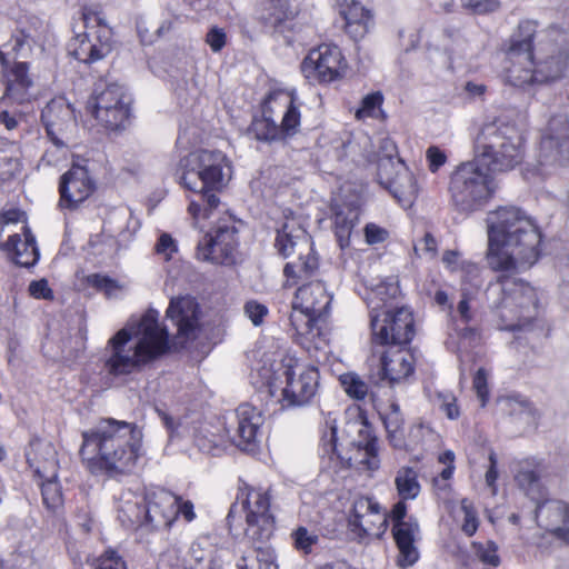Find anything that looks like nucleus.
<instances>
[{
	"instance_id": "f257e3e1",
	"label": "nucleus",
	"mask_w": 569,
	"mask_h": 569,
	"mask_svg": "<svg viewBox=\"0 0 569 569\" xmlns=\"http://www.w3.org/2000/svg\"><path fill=\"white\" fill-rule=\"evenodd\" d=\"M82 439L80 455L91 472L128 475L143 456V432L133 422L103 418Z\"/></svg>"
},
{
	"instance_id": "f03ea898",
	"label": "nucleus",
	"mask_w": 569,
	"mask_h": 569,
	"mask_svg": "<svg viewBox=\"0 0 569 569\" xmlns=\"http://www.w3.org/2000/svg\"><path fill=\"white\" fill-rule=\"evenodd\" d=\"M168 331L158 321L156 311H148L137 329L128 327L111 337L106 347L104 369L111 376L142 370L168 350Z\"/></svg>"
},
{
	"instance_id": "7ed1b4c3",
	"label": "nucleus",
	"mask_w": 569,
	"mask_h": 569,
	"mask_svg": "<svg viewBox=\"0 0 569 569\" xmlns=\"http://www.w3.org/2000/svg\"><path fill=\"white\" fill-rule=\"evenodd\" d=\"M181 184L193 192L188 211L192 218H209L219 204L217 192L231 179V163L227 156L217 150H197L181 160Z\"/></svg>"
},
{
	"instance_id": "20e7f679",
	"label": "nucleus",
	"mask_w": 569,
	"mask_h": 569,
	"mask_svg": "<svg viewBox=\"0 0 569 569\" xmlns=\"http://www.w3.org/2000/svg\"><path fill=\"white\" fill-rule=\"evenodd\" d=\"M525 140L519 130L508 123H487L475 139V157L491 172L515 169L525 158Z\"/></svg>"
},
{
	"instance_id": "39448f33",
	"label": "nucleus",
	"mask_w": 569,
	"mask_h": 569,
	"mask_svg": "<svg viewBox=\"0 0 569 569\" xmlns=\"http://www.w3.org/2000/svg\"><path fill=\"white\" fill-rule=\"evenodd\" d=\"M36 44L31 33L19 30L9 43L0 47L1 82L4 87L2 99L11 103L24 104L34 98V82L29 73V64L18 59L28 58Z\"/></svg>"
},
{
	"instance_id": "423d86ee",
	"label": "nucleus",
	"mask_w": 569,
	"mask_h": 569,
	"mask_svg": "<svg viewBox=\"0 0 569 569\" xmlns=\"http://www.w3.org/2000/svg\"><path fill=\"white\" fill-rule=\"evenodd\" d=\"M498 290L503 295L497 306L505 330H520L537 317L538 298L535 289L520 279L502 274L498 279Z\"/></svg>"
},
{
	"instance_id": "0eeeda50",
	"label": "nucleus",
	"mask_w": 569,
	"mask_h": 569,
	"mask_svg": "<svg viewBox=\"0 0 569 569\" xmlns=\"http://www.w3.org/2000/svg\"><path fill=\"white\" fill-rule=\"evenodd\" d=\"M532 52L537 83L556 81L566 74L569 68V39L565 31L556 27L536 31Z\"/></svg>"
},
{
	"instance_id": "6e6552de",
	"label": "nucleus",
	"mask_w": 569,
	"mask_h": 569,
	"mask_svg": "<svg viewBox=\"0 0 569 569\" xmlns=\"http://www.w3.org/2000/svg\"><path fill=\"white\" fill-rule=\"evenodd\" d=\"M274 246L283 258L297 256L284 266L288 278H308L318 269L311 239L295 218H287L278 229Z\"/></svg>"
},
{
	"instance_id": "1a4fd4ad",
	"label": "nucleus",
	"mask_w": 569,
	"mask_h": 569,
	"mask_svg": "<svg viewBox=\"0 0 569 569\" xmlns=\"http://www.w3.org/2000/svg\"><path fill=\"white\" fill-rule=\"evenodd\" d=\"M516 237L497 244L496 250H488L487 260L491 269L513 272L532 267L540 254L541 233L538 227L521 230Z\"/></svg>"
},
{
	"instance_id": "9d476101",
	"label": "nucleus",
	"mask_w": 569,
	"mask_h": 569,
	"mask_svg": "<svg viewBox=\"0 0 569 569\" xmlns=\"http://www.w3.org/2000/svg\"><path fill=\"white\" fill-rule=\"evenodd\" d=\"M536 23L530 20L521 21L517 31L511 36L506 50L505 80L522 88L537 83L533 60V37Z\"/></svg>"
},
{
	"instance_id": "9b49d317",
	"label": "nucleus",
	"mask_w": 569,
	"mask_h": 569,
	"mask_svg": "<svg viewBox=\"0 0 569 569\" xmlns=\"http://www.w3.org/2000/svg\"><path fill=\"white\" fill-rule=\"evenodd\" d=\"M480 166L475 158L473 161L459 166L451 176L449 190L455 206L460 211L478 209L493 192L492 180Z\"/></svg>"
},
{
	"instance_id": "f8f14e48",
	"label": "nucleus",
	"mask_w": 569,
	"mask_h": 569,
	"mask_svg": "<svg viewBox=\"0 0 569 569\" xmlns=\"http://www.w3.org/2000/svg\"><path fill=\"white\" fill-rule=\"evenodd\" d=\"M293 359L283 362L282 376L286 380L284 387H279L276 378L268 381V392L271 397L277 396L280 390L278 400L283 408L302 407L308 405L316 396L319 387V371L312 366L293 365Z\"/></svg>"
},
{
	"instance_id": "ddd939ff",
	"label": "nucleus",
	"mask_w": 569,
	"mask_h": 569,
	"mask_svg": "<svg viewBox=\"0 0 569 569\" xmlns=\"http://www.w3.org/2000/svg\"><path fill=\"white\" fill-rule=\"evenodd\" d=\"M569 160V117L557 114L550 118L546 132L540 141L537 164L527 168L529 174L545 177L550 169Z\"/></svg>"
},
{
	"instance_id": "4468645a",
	"label": "nucleus",
	"mask_w": 569,
	"mask_h": 569,
	"mask_svg": "<svg viewBox=\"0 0 569 569\" xmlns=\"http://www.w3.org/2000/svg\"><path fill=\"white\" fill-rule=\"evenodd\" d=\"M131 97L118 83H109L102 90L96 89L88 101L89 112L107 129L124 128L130 117Z\"/></svg>"
},
{
	"instance_id": "2eb2a0df",
	"label": "nucleus",
	"mask_w": 569,
	"mask_h": 569,
	"mask_svg": "<svg viewBox=\"0 0 569 569\" xmlns=\"http://www.w3.org/2000/svg\"><path fill=\"white\" fill-rule=\"evenodd\" d=\"M82 19L86 33L78 48L73 50V54L79 61L92 63L111 52L113 32L111 27L108 26L106 17L99 10L86 8Z\"/></svg>"
},
{
	"instance_id": "dca6fc26",
	"label": "nucleus",
	"mask_w": 569,
	"mask_h": 569,
	"mask_svg": "<svg viewBox=\"0 0 569 569\" xmlns=\"http://www.w3.org/2000/svg\"><path fill=\"white\" fill-rule=\"evenodd\" d=\"M371 312L372 341L375 343L401 346L409 343L415 336V319L408 308H398L395 311Z\"/></svg>"
},
{
	"instance_id": "f3484780",
	"label": "nucleus",
	"mask_w": 569,
	"mask_h": 569,
	"mask_svg": "<svg viewBox=\"0 0 569 569\" xmlns=\"http://www.w3.org/2000/svg\"><path fill=\"white\" fill-rule=\"evenodd\" d=\"M244 496L246 536L256 542L270 539L274 528V518L270 512V498L266 491L244 485L240 488Z\"/></svg>"
},
{
	"instance_id": "a211bd4d",
	"label": "nucleus",
	"mask_w": 569,
	"mask_h": 569,
	"mask_svg": "<svg viewBox=\"0 0 569 569\" xmlns=\"http://www.w3.org/2000/svg\"><path fill=\"white\" fill-rule=\"evenodd\" d=\"M346 67L341 50L335 44L322 43L310 50L301 63V71L310 81L327 83L340 78Z\"/></svg>"
},
{
	"instance_id": "6ab92c4d",
	"label": "nucleus",
	"mask_w": 569,
	"mask_h": 569,
	"mask_svg": "<svg viewBox=\"0 0 569 569\" xmlns=\"http://www.w3.org/2000/svg\"><path fill=\"white\" fill-rule=\"evenodd\" d=\"M488 250H496L497 244L522 233L520 229L537 227L532 219L528 217L521 209L507 206L500 207L496 211L488 214Z\"/></svg>"
},
{
	"instance_id": "aec40b11",
	"label": "nucleus",
	"mask_w": 569,
	"mask_h": 569,
	"mask_svg": "<svg viewBox=\"0 0 569 569\" xmlns=\"http://www.w3.org/2000/svg\"><path fill=\"white\" fill-rule=\"evenodd\" d=\"M237 229L232 224L218 226L214 234H206L197 246V258L217 264H232L237 252Z\"/></svg>"
},
{
	"instance_id": "412c9836",
	"label": "nucleus",
	"mask_w": 569,
	"mask_h": 569,
	"mask_svg": "<svg viewBox=\"0 0 569 569\" xmlns=\"http://www.w3.org/2000/svg\"><path fill=\"white\" fill-rule=\"evenodd\" d=\"M345 432L348 436L358 433V439L350 440L355 452L346 458L348 463L366 470H377L380 460L377 438L372 436L370 426L361 417H356L347 421Z\"/></svg>"
},
{
	"instance_id": "4be33fe9",
	"label": "nucleus",
	"mask_w": 569,
	"mask_h": 569,
	"mask_svg": "<svg viewBox=\"0 0 569 569\" xmlns=\"http://www.w3.org/2000/svg\"><path fill=\"white\" fill-rule=\"evenodd\" d=\"M41 120L51 141L59 148L67 147L77 127L74 112L62 97L53 98L41 112Z\"/></svg>"
},
{
	"instance_id": "5701e85b",
	"label": "nucleus",
	"mask_w": 569,
	"mask_h": 569,
	"mask_svg": "<svg viewBox=\"0 0 569 569\" xmlns=\"http://www.w3.org/2000/svg\"><path fill=\"white\" fill-rule=\"evenodd\" d=\"M96 184L84 166L72 164L60 179L59 206L67 209H76L87 200L94 191Z\"/></svg>"
},
{
	"instance_id": "b1692460",
	"label": "nucleus",
	"mask_w": 569,
	"mask_h": 569,
	"mask_svg": "<svg viewBox=\"0 0 569 569\" xmlns=\"http://www.w3.org/2000/svg\"><path fill=\"white\" fill-rule=\"evenodd\" d=\"M349 523L361 538H380L387 529L388 519L378 502L371 498L361 497L353 503Z\"/></svg>"
},
{
	"instance_id": "393cba45",
	"label": "nucleus",
	"mask_w": 569,
	"mask_h": 569,
	"mask_svg": "<svg viewBox=\"0 0 569 569\" xmlns=\"http://www.w3.org/2000/svg\"><path fill=\"white\" fill-rule=\"evenodd\" d=\"M199 316V305L189 296L172 299L167 309V317L177 326V338L180 342L196 338Z\"/></svg>"
},
{
	"instance_id": "a878e982",
	"label": "nucleus",
	"mask_w": 569,
	"mask_h": 569,
	"mask_svg": "<svg viewBox=\"0 0 569 569\" xmlns=\"http://www.w3.org/2000/svg\"><path fill=\"white\" fill-rule=\"evenodd\" d=\"M538 525L556 538L569 543V505L560 500H545L536 507Z\"/></svg>"
},
{
	"instance_id": "bb28decb",
	"label": "nucleus",
	"mask_w": 569,
	"mask_h": 569,
	"mask_svg": "<svg viewBox=\"0 0 569 569\" xmlns=\"http://www.w3.org/2000/svg\"><path fill=\"white\" fill-rule=\"evenodd\" d=\"M238 426L232 436L233 443L243 451H254L257 436L262 425V415L250 403H242L236 410Z\"/></svg>"
},
{
	"instance_id": "cd10ccee",
	"label": "nucleus",
	"mask_w": 569,
	"mask_h": 569,
	"mask_svg": "<svg viewBox=\"0 0 569 569\" xmlns=\"http://www.w3.org/2000/svg\"><path fill=\"white\" fill-rule=\"evenodd\" d=\"M178 496L159 490L148 497L147 526L152 529L169 528L178 516Z\"/></svg>"
},
{
	"instance_id": "c85d7f7f",
	"label": "nucleus",
	"mask_w": 569,
	"mask_h": 569,
	"mask_svg": "<svg viewBox=\"0 0 569 569\" xmlns=\"http://www.w3.org/2000/svg\"><path fill=\"white\" fill-rule=\"evenodd\" d=\"M381 380L390 386L400 383L415 372V358L406 349H390L379 358Z\"/></svg>"
},
{
	"instance_id": "c756f323",
	"label": "nucleus",
	"mask_w": 569,
	"mask_h": 569,
	"mask_svg": "<svg viewBox=\"0 0 569 569\" xmlns=\"http://www.w3.org/2000/svg\"><path fill=\"white\" fill-rule=\"evenodd\" d=\"M20 229L21 233L11 234L8 241L1 244V249L10 254L16 264L29 268L37 263L39 251L30 228L23 224Z\"/></svg>"
},
{
	"instance_id": "7c9ffc66",
	"label": "nucleus",
	"mask_w": 569,
	"mask_h": 569,
	"mask_svg": "<svg viewBox=\"0 0 569 569\" xmlns=\"http://www.w3.org/2000/svg\"><path fill=\"white\" fill-rule=\"evenodd\" d=\"M330 303L331 296L325 284L321 281H311L297 290L292 306L320 319L327 313Z\"/></svg>"
},
{
	"instance_id": "2f4dec72",
	"label": "nucleus",
	"mask_w": 569,
	"mask_h": 569,
	"mask_svg": "<svg viewBox=\"0 0 569 569\" xmlns=\"http://www.w3.org/2000/svg\"><path fill=\"white\" fill-rule=\"evenodd\" d=\"M419 533L418 521L409 517L407 522L392 525V536L399 549L398 565L400 567L412 566L419 558V552L415 546Z\"/></svg>"
},
{
	"instance_id": "473e14b6",
	"label": "nucleus",
	"mask_w": 569,
	"mask_h": 569,
	"mask_svg": "<svg viewBox=\"0 0 569 569\" xmlns=\"http://www.w3.org/2000/svg\"><path fill=\"white\" fill-rule=\"evenodd\" d=\"M293 17L287 0H262L256 10V21L261 32L281 31L282 26Z\"/></svg>"
},
{
	"instance_id": "72a5a7b5",
	"label": "nucleus",
	"mask_w": 569,
	"mask_h": 569,
	"mask_svg": "<svg viewBox=\"0 0 569 569\" xmlns=\"http://www.w3.org/2000/svg\"><path fill=\"white\" fill-rule=\"evenodd\" d=\"M399 170L395 177H389L388 171L383 170L381 183L390 191L393 198L403 207L412 204L417 197L418 188L415 176L399 160Z\"/></svg>"
},
{
	"instance_id": "f704fd0d",
	"label": "nucleus",
	"mask_w": 569,
	"mask_h": 569,
	"mask_svg": "<svg viewBox=\"0 0 569 569\" xmlns=\"http://www.w3.org/2000/svg\"><path fill=\"white\" fill-rule=\"evenodd\" d=\"M56 449L51 442L34 439L26 453L27 462L40 478L57 477Z\"/></svg>"
},
{
	"instance_id": "c9c22d12",
	"label": "nucleus",
	"mask_w": 569,
	"mask_h": 569,
	"mask_svg": "<svg viewBox=\"0 0 569 569\" xmlns=\"http://www.w3.org/2000/svg\"><path fill=\"white\" fill-rule=\"evenodd\" d=\"M148 498L132 491L123 492L119 498L118 517L124 526H147Z\"/></svg>"
},
{
	"instance_id": "e433bc0d",
	"label": "nucleus",
	"mask_w": 569,
	"mask_h": 569,
	"mask_svg": "<svg viewBox=\"0 0 569 569\" xmlns=\"http://www.w3.org/2000/svg\"><path fill=\"white\" fill-rule=\"evenodd\" d=\"M333 227L337 241L341 249L349 247L353 227L359 220V210L351 206H335Z\"/></svg>"
},
{
	"instance_id": "4c0bfd02",
	"label": "nucleus",
	"mask_w": 569,
	"mask_h": 569,
	"mask_svg": "<svg viewBox=\"0 0 569 569\" xmlns=\"http://www.w3.org/2000/svg\"><path fill=\"white\" fill-rule=\"evenodd\" d=\"M395 485L402 500L416 499L420 493L421 487L418 481V473L413 468H400L395 478Z\"/></svg>"
},
{
	"instance_id": "58836bf2",
	"label": "nucleus",
	"mask_w": 569,
	"mask_h": 569,
	"mask_svg": "<svg viewBox=\"0 0 569 569\" xmlns=\"http://www.w3.org/2000/svg\"><path fill=\"white\" fill-rule=\"evenodd\" d=\"M292 312L290 315V322L296 332L310 340L315 339L320 335L317 322L319 320L315 315L305 312L303 310L296 309L292 306Z\"/></svg>"
},
{
	"instance_id": "ea45409f",
	"label": "nucleus",
	"mask_w": 569,
	"mask_h": 569,
	"mask_svg": "<svg viewBox=\"0 0 569 569\" xmlns=\"http://www.w3.org/2000/svg\"><path fill=\"white\" fill-rule=\"evenodd\" d=\"M518 486L528 495L532 500L541 497V486L538 475L530 469H521L515 477Z\"/></svg>"
},
{
	"instance_id": "a19ab883",
	"label": "nucleus",
	"mask_w": 569,
	"mask_h": 569,
	"mask_svg": "<svg viewBox=\"0 0 569 569\" xmlns=\"http://www.w3.org/2000/svg\"><path fill=\"white\" fill-rule=\"evenodd\" d=\"M471 549L476 556V558L482 562L483 565L498 567L500 565V557L498 555V546L491 541L487 540L485 542L473 541L471 543Z\"/></svg>"
},
{
	"instance_id": "79ce46f5",
	"label": "nucleus",
	"mask_w": 569,
	"mask_h": 569,
	"mask_svg": "<svg viewBox=\"0 0 569 569\" xmlns=\"http://www.w3.org/2000/svg\"><path fill=\"white\" fill-rule=\"evenodd\" d=\"M339 380L349 397L362 400L368 395V385L357 373H343L340 376Z\"/></svg>"
},
{
	"instance_id": "37998d69",
	"label": "nucleus",
	"mask_w": 569,
	"mask_h": 569,
	"mask_svg": "<svg viewBox=\"0 0 569 569\" xmlns=\"http://www.w3.org/2000/svg\"><path fill=\"white\" fill-rule=\"evenodd\" d=\"M251 132L258 140L273 141L280 138L279 126L270 118L256 119L251 124Z\"/></svg>"
},
{
	"instance_id": "c03bdc74",
	"label": "nucleus",
	"mask_w": 569,
	"mask_h": 569,
	"mask_svg": "<svg viewBox=\"0 0 569 569\" xmlns=\"http://www.w3.org/2000/svg\"><path fill=\"white\" fill-rule=\"evenodd\" d=\"M47 482L42 483V499L48 509L54 510L62 503V493L56 478H46Z\"/></svg>"
},
{
	"instance_id": "a18cd8bd",
	"label": "nucleus",
	"mask_w": 569,
	"mask_h": 569,
	"mask_svg": "<svg viewBox=\"0 0 569 569\" xmlns=\"http://www.w3.org/2000/svg\"><path fill=\"white\" fill-rule=\"evenodd\" d=\"M291 537L293 539L295 547L305 553H310L312 551V547L319 542V536L310 532L305 527L296 529Z\"/></svg>"
},
{
	"instance_id": "49530a36",
	"label": "nucleus",
	"mask_w": 569,
	"mask_h": 569,
	"mask_svg": "<svg viewBox=\"0 0 569 569\" xmlns=\"http://www.w3.org/2000/svg\"><path fill=\"white\" fill-rule=\"evenodd\" d=\"M379 154H380V162H379V177H383V170H387L389 166H393V158L398 154V149L396 143L389 139L383 138L380 141L379 146Z\"/></svg>"
},
{
	"instance_id": "de8ad7c7",
	"label": "nucleus",
	"mask_w": 569,
	"mask_h": 569,
	"mask_svg": "<svg viewBox=\"0 0 569 569\" xmlns=\"http://www.w3.org/2000/svg\"><path fill=\"white\" fill-rule=\"evenodd\" d=\"M21 163L18 157L0 153V180L8 181L19 174Z\"/></svg>"
},
{
	"instance_id": "09e8293b",
	"label": "nucleus",
	"mask_w": 569,
	"mask_h": 569,
	"mask_svg": "<svg viewBox=\"0 0 569 569\" xmlns=\"http://www.w3.org/2000/svg\"><path fill=\"white\" fill-rule=\"evenodd\" d=\"M300 124V112L298 108L295 106L293 98L290 97L287 106V110L283 114L282 122L280 128V132L284 131L287 133L296 132V129Z\"/></svg>"
},
{
	"instance_id": "8fccbe9b",
	"label": "nucleus",
	"mask_w": 569,
	"mask_h": 569,
	"mask_svg": "<svg viewBox=\"0 0 569 569\" xmlns=\"http://www.w3.org/2000/svg\"><path fill=\"white\" fill-rule=\"evenodd\" d=\"M382 94L380 92H373L367 94L361 102V107L356 111L357 119H365L368 117H372L376 110L382 103Z\"/></svg>"
},
{
	"instance_id": "3c124183",
	"label": "nucleus",
	"mask_w": 569,
	"mask_h": 569,
	"mask_svg": "<svg viewBox=\"0 0 569 569\" xmlns=\"http://www.w3.org/2000/svg\"><path fill=\"white\" fill-rule=\"evenodd\" d=\"M461 510L465 513L461 529L467 536L471 537L476 533L479 526L477 513L468 499L461 500Z\"/></svg>"
},
{
	"instance_id": "603ef678",
	"label": "nucleus",
	"mask_w": 569,
	"mask_h": 569,
	"mask_svg": "<svg viewBox=\"0 0 569 569\" xmlns=\"http://www.w3.org/2000/svg\"><path fill=\"white\" fill-rule=\"evenodd\" d=\"M88 282L96 289L103 291L108 297H111L121 288L114 279L99 273L89 276Z\"/></svg>"
},
{
	"instance_id": "864d4df0",
	"label": "nucleus",
	"mask_w": 569,
	"mask_h": 569,
	"mask_svg": "<svg viewBox=\"0 0 569 569\" xmlns=\"http://www.w3.org/2000/svg\"><path fill=\"white\" fill-rule=\"evenodd\" d=\"M343 16L347 24H360L369 20V11L359 3H352V6L343 11Z\"/></svg>"
},
{
	"instance_id": "5fc2aeb1",
	"label": "nucleus",
	"mask_w": 569,
	"mask_h": 569,
	"mask_svg": "<svg viewBox=\"0 0 569 569\" xmlns=\"http://www.w3.org/2000/svg\"><path fill=\"white\" fill-rule=\"evenodd\" d=\"M473 389L481 402V407H485L488 400L489 390L487 383V372L483 368L478 369L473 377Z\"/></svg>"
},
{
	"instance_id": "6e6d98bb",
	"label": "nucleus",
	"mask_w": 569,
	"mask_h": 569,
	"mask_svg": "<svg viewBox=\"0 0 569 569\" xmlns=\"http://www.w3.org/2000/svg\"><path fill=\"white\" fill-rule=\"evenodd\" d=\"M226 32L218 27H212L206 36V42L213 52H219L226 46Z\"/></svg>"
},
{
	"instance_id": "4d7b16f0",
	"label": "nucleus",
	"mask_w": 569,
	"mask_h": 569,
	"mask_svg": "<svg viewBox=\"0 0 569 569\" xmlns=\"http://www.w3.org/2000/svg\"><path fill=\"white\" fill-rule=\"evenodd\" d=\"M29 293L36 299L52 300L53 291L46 279L32 281L29 284Z\"/></svg>"
},
{
	"instance_id": "13d9d810",
	"label": "nucleus",
	"mask_w": 569,
	"mask_h": 569,
	"mask_svg": "<svg viewBox=\"0 0 569 569\" xmlns=\"http://www.w3.org/2000/svg\"><path fill=\"white\" fill-rule=\"evenodd\" d=\"M246 315L250 318L254 326H259L262 323L263 318L268 313V309L264 305L258 303L256 301H249L244 306Z\"/></svg>"
},
{
	"instance_id": "bf43d9fd",
	"label": "nucleus",
	"mask_w": 569,
	"mask_h": 569,
	"mask_svg": "<svg viewBox=\"0 0 569 569\" xmlns=\"http://www.w3.org/2000/svg\"><path fill=\"white\" fill-rule=\"evenodd\" d=\"M98 569H127V567L116 551L109 550L100 557Z\"/></svg>"
},
{
	"instance_id": "052dcab7",
	"label": "nucleus",
	"mask_w": 569,
	"mask_h": 569,
	"mask_svg": "<svg viewBox=\"0 0 569 569\" xmlns=\"http://www.w3.org/2000/svg\"><path fill=\"white\" fill-rule=\"evenodd\" d=\"M365 237L369 244H376L387 239L388 231L376 223H368L365 227Z\"/></svg>"
},
{
	"instance_id": "680f3d73",
	"label": "nucleus",
	"mask_w": 569,
	"mask_h": 569,
	"mask_svg": "<svg viewBox=\"0 0 569 569\" xmlns=\"http://www.w3.org/2000/svg\"><path fill=\"white\" fill-rule=\"evenodd\" d=\"M462 4L476 13L493 11L498 7L497 0H461Z\"/></svg>"
},
{
	"instance_id": "e2e57ef3",
	"label": "nucleus",
	"mask_w": 569,
	"mask_h": 569,
	"mask_svg": "<svg viewBox=\"0 0 569 569\" xmlns=\"http://www.w3.org/2000/svg\"><path fill=\"white\" fill-rule=\"evenodd\" d=\"M208 558H214L210 551L203 550L199 543H192L189 549V559L187 566H202Z\"/></svg>"
},
{
	"instance_id": "0e129e2a",
	"label": "nucleus",
	"mask_w": 569,
	"mask_h": 569,
	"mask_svg": "<svg viewBox=\"0 0 569 569\" xmlns=\"http://www.w3.org/2000/svg\"><path fill=\"white\" fill-rule=\"evenodd\" d=\"M427 160L429 162V169L431 172L438 171V169L445 164L447 157L438 147H429L426 152Z\"/></svg>"
},
{
	"instance_id": "69168bd1",
	"label": "nucleus",
	"mask_w": 569,
	"mask_h": 569,
	"mask_svg": "<svg viewBox=\"0 0 569 569\" xmlns=\"http://www.w3.org/2000/svg\"><path fill=\"white\" fill-rule=\"evenodd\" d=\"M177 250L172 237L168 233H162L156 244V251L162 254L167 260Z\"/></svg>"
},
{
	"instance_id": "338daca9",
	"label": "nucleus",
	"mask_w": 569,
	"mask_h": 569,
	"mask_svg": "<svg viewBox=\"0 0 569 569\" xmlns=\"http://www.w3.org/2000/svg\"><path fill=\"white\" fill-rule=\"evenodd\" d=\"M18 222H22V226L26 224V216L24 212L11 209L0 214V232L4 230V227L8 224H16Z\"/></svg>"
},
{
	"instance_id": "774afa93",
	"label": "nucleus",
	"mask_w": 569,
	"mask_h": 569,
	"mask_svg": "<svg viewBox=\"0 0 569 569\" xmlns=\"http://www.w3.org/2000/svg\"><path fill=\"white\" fill-rule=\"evenodd\" d=\"M505 405L512 415H525L528 417L533 415L530 405L523 400L508 398L505 400Z\"/></svg>"
}]
</instances>
